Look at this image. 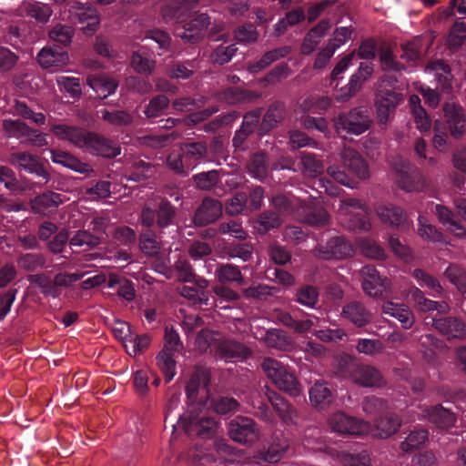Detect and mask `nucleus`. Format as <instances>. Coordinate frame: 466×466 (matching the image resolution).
<instances>
[{
	"label": "nucleus",
	"mask_w": 466,
	"mask_h": 466,
	"mask_svg": "<svg viewBox=\"0 0 466 466\" xmlns=\"http://www.w3.org/2000/svg\"><path fill=\"white\" fill-rule=\"evenodd\" d=\"M50 130L59 139L67 140L93 156L113 159L121 154L118 142L100 133L66 124L53 125Z\"/></svg>",
	"instance_id": "nucleus-1"
},
{
	"label": "nucleus",
	"mask_w": 466,
	"mask_h": 466,
	"mask_svg": "<svg viewBox=\"0 0 466 466\" xmlns=\"http://www.w3.org/2000/svg\"><path fill=\"white\" fill-rule=\"evenodd\" d=\"M177 208L166 197L154 195L147 198L139 213V222L147 228H155L163 233L176 224Z\"/></svg>",
	"instance_id": "nucleus-2"
},
{
	"label": "nucleus",
	"mask_w": 466,
	"mask_h": 466,
	"mask_svg": "<svg viewBox=\"0 0 466 466\" xmlns=\"http://www.w3.org/2000/svg\"><path fill=\"white\" fill-rule=\"evenodd\" d=\"M327 172L336 182L350 188L355 187V177L365 179L369 177L366 161L353 150L345 151L341 157V164L329 167Z\"/></svg>",
	"instance_id": "nucleus-3"
},
{
	"label": "nucleus",
	"mask_w": 466,
	"mask_h": 466,
	"mask_svg": "<svg viewBox=\"0 0 466 466\" xmlns=\"http://www.w3.org/2000/svg\"><path fill=\"white\" fill-rule=\"evenodd\" d=\"M165 345L156 357L157 364L165 376L167 382L173 380L176 374L175 353L183 349V343L177 331L173 327L165 329Z\"/></svg>",
	"instance_id": "nucleus-4"
},
{
	"label": "nucleus",
	"mask_w": 466,
	"mask_h": 466,
	"mask_svg": "<svg viewBox=\"0 0 466 466\" xmlns=\"http://www.w3.org/2000/svg\"><path fill=\"white\" fill-rule=\"evenodd\" d=\"M211 371L206 366L196 365L186 386V394L191 405L205 408L209 396Z\"/></svg>",
	"instance_id": "nucleus-5"
},
{
	"label": "nucleus",
	"mask_w": 466,
	"mask_h": 466,
	"mask_svg": "<svg viewBox=\"0 0 466 466\" xmlns=\"http://www.w3.org/2000/svg\"><path fill=\"white\" fill-rule=\"evenodd\" d=\"M372 123L370 111L365 106L354 107L349 112H340L334 118L336 131L350 135H360L367 131Z\"/></svg>",
	"instance_id": "nucleus-6"
},
{
	"label": "nucleus",
	"mask_w": 466,
	"mask_h": 466,
	"mask_svg": "<svg viewBox=\"0 0 466 466\" xmlns=\"http://www.w3.org/2000/svg\"><path fill=\"white\" fill-rule=\"evenodd\" d=\"M68 18L74 24H81V30L86 36L93 35L98 29L100 15L90 3L74 1L68 8Z\"/></svg>",
	"instance_id": "nucleus-7"
},
{
	"label": "nucleus",
	"mask_w": 466,
	"mask_h": 466,
	"mask_svg": "<svg viewBox=\"0 0 466 466\" xmlns=\"http://www.w3.org/2000/svg\"><path fill=\"white\" fill-rule=\"evenodd\" d=\"M399 187L407 192H420L427 187V181L421 171L404 159L394 166Z\"/></svg>",
	"instance_id": "nucleus-8"
},
{
	"label": "nucleus",
	"mask_w": 466,
	"mask_h": 466,
	"mask_svg": "<svg viewBox=\"0 0 466 466\" xmlns=\"http://www.w3.org/2000/svg\"><path fill=\"white\" fill-rule=\"evenodd\" d=\"M360 273L362 277V289L368 296L377 299L390 296V280L387 277H382L374 266H364Z\"/></svg>",
	"instance_id": "nucleus-9"
},
{
	"label": "nucleus",
	"mask_w": 466,
	"mask_h": 466,
	"mask_svg": "<svg viewBox=\"0 0 466 466\" xmlns=\"http://www.w3.org/2000/svg\"><path fill=\"white\" fill-rule=\"evenodd\" d=\"M228 433L234 441L243 445H252L259 438V429L256 421L244 416H237L230 420Z\"/></svg>",
	"instance_id": "nucleus-10"
},
{
	"label": "nucleus",
	"mask_w": 466,
	"mask_h": 466,
	"mask_svg": "<svg viewBox=\"0 0 466 466\" xmlns=\"http://www.w3.org/2000/svg\"><path fill=\"white\" fill-rule=\"evenodd\" d=\"M9 162L11 165L25 171L28 174L36 176L46 184L51 179V175L41 161V159L29 152H15L10 155Z\"/></svg>",
	"instance_id": "nucleus-11"
},
{
	"label": "nucleus",
	"mask_w": 466,
	"mask_h": 466,
	"mask_svg": "<svg viewBox=\"0 0 466 466\" xmlns=\"http://www.w3.org/2000/svg\"><path fill=\"white\" fill-rule=\"evenodd\" d=\"M402 100V95L380 86L375 95V107L380 124H386Z\"/></svg>",
	"instance_id": "nucleus-12"
},
{
	"label": "nucleus",
	"mask_w": 466,
	"mask_h": 466,
	"mask_svg": "<svg viewBox=\"0 0 466 466\" xmlns=\"http://www.w3.org/2000/svg\"><path fill=\"white\" fill-rule=\"evenodd\" d=\"M222 213V203L218 199L206 197L195 209L191 221L197 228H206L215 223Z\"/></svg>",
	"instance_id": "nucleus-13"
},
{
	"label": "nucleus",
	"mask_w": 466,
	"mask_h": 466,
	"mask_svg": "<svg viewBox=\"0 0 466 466\" xmlns=\"http://www.w3.org/2000/svg\"><path fill=\"white\" fill-rule=\"evenodd\" d=\"M184 429L187 434H196L203 439L213 438L218 430V422L212 417L199 416L195 408L185 418Z\"/></svg>",
	"instance_id": "nucleus-14"
},
{
	"label": "nucleus",
	"mask_w": 466,
	"mask_h": 466,
	"mask_svg": "<svg viewBox=\"0 0 466 466\" xmlns=\"http://www.w3.org/2000/svg\"><path fill=\"white\" fill-rule=\"evenodd\" d=\"M341 317L355 328L363 329L373 321L371 309L362 301L351 300L341 309Z\"/></svg>",
	"instance_id": "nucleus-15"
},
{
	"label": "nucleus",
	"mask_w": 466,
	"mask_h": 466,
	"mask_svg": "<svg viewBox=\"0 0 466 466\" xmlns=\"http://www.w3.org/2000/svg\"><path fill=\"white\" fill-rule=\"evenodd\" d=\"M182 24L181 28H177V36L185 42L196 44L203 39L207 28L210 25V17L207 14L201 13Z\"/></svg>",
	"instance_id": "nucleus-16"
},
{
	"label": "nucleus",
	"mask_w": 466,
	"mask_h": 466,
	"mask_svg": "<svg viewBox=\"0 0 466 466\" xmlns=\"http://www.w3.org/2000/svg\"><path fill=\"white\" fill-rule=\"evenodd\" d=\"M316 256L322 259H340L350 257L353 248L342 236L329 238L325 244H319L315 249Z\"/></svg>",
	"instance_id": "nucleus-17"
},
{
	"label": "nucleus",
	"mask_w": 466,
	"mask_h": 466,
	"mask_svg": "<svg viewBox=\"0 0 466 466\" xmlns=\"http://www.w3.org/2000/svg\"><path fill=\"white\" fill-rule=\"evenodd\" d=\"M299 220L311 227L320 228L328 224L329 215L324 207L318 201L300 202L298 208Z\"/></svg>",
	"instance_id": "nucleus-18"
},
{
	"label": "nucleus",
	"mask_w": 466,
	"mask_h": 466,
	"mask_svg": "<svg viewBox=\"0 0 466 466\" xmlns=\"http://www.w3.org/2000/svg\"><path fill=\"white\" fill-rule=\"evenodd\" d=\"M373 70L371 62H361L358 70L351 75L348 84L340 87L339 98L341 101H347L356 96L363 84L371 76Z\"/></svg>",
	"instance_id": "nucleus-19"
},
{
	"label": "nucleus",
	"mask_w": 466,
	"mask_h": 466,
	"mask_svg": "<svg viewBox=\"0 0 466 466\" xmlns=\"http://www.w3.org/2000/svg\"><path fill=\"white\" fill-rule=\"evenodd\" d=\"M431 325L448 339L466 340V323L457 317L432 318Z\"/></svg>",
	"instance_id": "nucleus-20"
},
{
	"label": "nucleus",
	"mask_w": 466,
	"mask_h": 466,
	"mask_svg": "<svg viewBox=\"0 0 466 466\" xmlns=\"http://www.w3.org/2000/svg\"><path fill=\"white\" fill-rule=\"evenodd\" d=\"M376 213L381 222L398 229L406 230L410 226L406 212L399 206L390 203L381 204L376 208Z\"/></svg>",
	"instance_id": "nucleus-21"
},
{
	"label": "nucleus",
	"mask_w": 466,
	"mask_h": 466,
	"mask_svg": "<svg viewBox=\"0 0 466 466\" xmlns=\"http://www.w3.org/2000/svg\"><path fill=\"white\" fill-rule=\"evenodd\" d=\"M442 109L451 136L456 139L463 137L466 132V117L463 107L455 103H445Z\"/></svg>",
	"instance_id": "nucleus-22"
},
{
	"label": "nucleus",
	"mask_w": 466,
	"mask_h": 466,
	"mask_svg": "<svg viewBox=\"0 0 466 466\" xmlns=\"http://www.w3.org/2000/svg\"><path fill=\"white\" fill-rule=\"evenodd\" d=\"M329 427L333 431L347 435H359L364 431V423L345 412L339 411L329 419Z\"/></svg>",
	"instance_id": "nucleus-23"
},
{
	"label": "nucleus",
	"mask_w": 466,
	"mask_h": 466,
	"mask_svg": "<svg viewBox=\"0 0 466 466\" xmlns=\"http://www.w3.org/2000/svg\"><path fill=\"white\" fill-rule=\"evenodd\" d=\"M431 212L437 217L439 222L457 238L466 237V228L457 218V216L447 207L436 204L431 208Z\"/></svg>",
	"instance_id": "nucleus-24"
},
{
	"label": "nucleus",
	"mask_w": 466,
	"mask_h": 466,
	"mask_svg": "<svg viewBox=\"0 0 466 466\" xmlns=\"http://www.w3.org/2000/svg\"><path fill=\"white\" fill-rule=\"evenodd\" d=\"M180 150L187 169H193L200 162L208 160V149L204 141H188L181 144Z\"/></svg>",
	"instance_id": "nucleus-25"
},
{
	"label": "nucleus",
	"mask_w": 466,
	"mask_h": 466,
	"mask_svg": "<svg viewBox=\"0 0 466 466\" xmlns=\"http://www.w3.org/2000/svg\"><path fill=\"white\" fill-rule=\"evenodd\" d=\"M285 116V104L279 100L271 102L261 118V123L259 125V137L268 134L278 126L279 123L284 120Z\"/></svg>",
	"instance_id": "nucleus-26"
},
{
	"label": "nucleus",
	"mask_w": 466,
	"mask_h": 466,
	"mask_svg": "<svg viewBox=\"0 0 466 466\" xmlns=\"http://www.w3.org/2000/svg\"><path fill=\"white\" fill-rule=\"evenodd\" d=\"M267 398L283 423H295L297 410L285 398L274 390H268Z\"/></svg>",
	"instance_id": "nucleus-27"
},
{
	"label": "nucleus",
	"mask_w": 466,
	"mask_h": 466,
	"mask_svg": "<svg viewBox=\"0 0 466 466\" xmlns=\"http://www.w3.org/2000/svg\"><path fill=\"white\" fill-rule=\"evenodd\" d=\"M37 62L44 68L59 67L66 65L69 56L62 46H47L40 50L36 56Z\"/></svg>",
	"instance_id": "nucleus-28"
},
{
	"label": "nucleus",
	"mask_w": 466,
	"mask_h": 466,
	"mask_svg": "<svg viewBox=\"0 0 466 466\" xmlns=\"http://www.w3.org/2000/svg\"><path fill=\"white\" fill-rule=\"evenodd\" d=\"M21 15L34 18L36 22L46 24L49 21L53 10L48 5L34 1L25 0L18 7Z\"/></svg>",
	"instance_id": "nucleus-29"
},
{
	"label": "nucleus",
	"mask_w": 466,
	"mask_h": 466,
	"mask_svg": "<svg viewBox=\"0 0 466 466\" xmlns=\"http://www.w3.org/2000/svg\"><path fill=\"white\" fill-rule=\"evenodd\" d=\"M86 83L100 99L114 94L118 87V81L106 74L88 76Z\"/></svg>",
	"instance_id": "nucleus-30"
},
{
	"label": "nucleus",
	"mask_w": 466,
	"mask_h": 466,
	"mask_svg": "<svg viewBox=\"0 0 466 466\" xmlns=\"http://www.w3.org/2000/svg\"><path fill=\"white\" fill-rule=\"evenodd\" d=\"M382 313L398 319L405 329H410L415 322L413 312L403 303L386 301L382 306Z\"/></svg>",
	"instance_id": "nucleus-31"
},
{
	"label": "nucleus",
	"mask_w": 466,
	"mask_h": 466,
	"mask_svg": "<svg viewBox=\"0 0 466 466\" xmlns=\"http://www.w3.org/2000/svg\"><path fill=\"white\" fill-rule=\"evenodd\" d=\"M273 438L276 441H273L268 449L260 451L257 456L258 463L262 466L278 462L289 447V443L286 439H279L277 434H275Z\"/></svg>",
	"instance_id": "nucleus-32"
},
{
	"label": "nucleus",
	"mask_w": 466,
	"mask_h": 466,
	"mask_svg": "<svg viewBox=\"0 0 466 466\" xmlns=\"http://www.w3.org/2000/svg\"><path fill=\"white\" fill-rule=\"evenodd\" d=\"M273 438L276 441H273L268 449L260 451L257 456L258 463L262 466L278 462L289 447V443L286 439H279L277 434H275Z\"/></svg>",
	"instance_id": "nucleus-33"
},
{
	"label": "nucleus",
	"mask_w": 466,
	"mask_h": 466,
	"mask_svg": "<svg viewBox=\"0 0 466 466\" xmlns=\"http://www.w3.org/2000/svg\"><path fill=\"white\" fill-rule=\"evenodd\" d=\"M423 413L430 422L440 429H449L456 421L455 414L441 405L429 407L423 410Z\"/></svg>",
	"instance_id": "nucleus-34"
},
{
	"label": "nucleus",
	"mask_w": 466,
	"mask_h": 466,
	"mask_svg": "<svg viewBox=\"0 0 466 466\" xmlns=\"http://www.w3.org/2000/svg\"><path fill=\"white\" fill-rule=\"evenodd\" d=\"M353 382L363 387H381L385 380L380 371L370 365L360 364Z\"/></svg>",
	"instance_id": "nucleus-35"
},
{
	"label": "nucleus",
	"mask_w": 466,
	"mask_h": 466,
	"mask_svg": "<svg viewBox=\"0 0 466 466\" xmlns=\"http://www.w3.org/2000/svg\"><path fill=\"white\" fill-rule=\"evenodd\" d=\"M263 341L271 349L281 351H289L293 348V339L288 333L280 329H269L265 331Z\"/></svg>",
	"instance_id": "nucleus-36"
},
{
	"label": "nucleus",
	"mask_w": 466,
	"mask_h": 466,
	"mask_svg": "<svg viewBox=\"0 0 466 466\" xmlns=\"http://www.w3.org/2000/svg\"><path fill=\"white\" fill-rule=\"evenodd\" d=\"M333 394L328 384L317 381L309 390V400L318 410H325L333 401Z\"/></svg>",
	"instance_id": "nucleus-37"
},
{
	"label": "nucleus",
	"mask_w": 466,
	"mask_h": 466,
	"mask_svg": "<svg viewBox=\"0 0 466 466\" xmlns=\"http://www.w3.org/2000/svg\"><path fill=\"white\" fill-rule=\"evenodd\" d=\"M190 11L182 0H172L162 8V15L167 23L182 24L188 18Z\"/></svg>",
	"instance_id": "nucleus-38"
},
{
	"label": "nucleus",
	"mask_w": 466,
	"mask_h": 466,
	"mask_svg": "<svg viewBox=\"0 0 466 466\" xmlns=\"http://www.w3.org/2000/svg\"><path fill=\"white\" fill-rule=\"evenodd\" d=\"M247 168L252 177L264 181L268 176V157L267 153L258 151L251 155Z\"/></svg>",
	"instance_id": "nucleus-39"
},
{
	"label": "nucleus",
	"mask_w": 466,
	"mask_h": 466,
	"mask_svg": "<svg viewBox=\"0 0 466 466\" xmlns=\"http://www.w3.org/2000/svg\"><path fill=\"white\" fill-rule=\"evenodd\" d=\"M290 51L291 48L289 46H281L269 50L259 60L249 64L248 70L251 74H258L278 59L287 56Z\"/></svg>",
	"instance_id": "nucleus-40"
},
{
	"label": "nucleus",
	"mask_w": 466,
	"mask_h": 466,
	"mask_svg": "<svg viewBox=\"0 0 466 466\" xmlns=\"http://www.w3.org/2000/svg\"><path fill=\"white\" fill-rule=\"evenodd\" d=\"M64 202L63 195L46 191L37 195L31 200V206L35 213H43L49 208H56Z\"/></svg>",
	"instance_id": "nucleus-41"
},
{
	"label": "nucleus",
	"mask_w": 466,
	"mask_h": 466,
	"mask_svg": "<svg viewBox=\"0 0 466 466\" xmlns=\"http://www.w3.org/2000/svg\"><path fill=\"white\" fill-rule=\"evenodd\" d=\"M380 438H389L395 434L401 425L400 418L395 413H384L374 420Z\"/></svg>",
	"instance_id": "nucleus-42"
},
{
	"label": "nucleus",
	"mask_w": 466,
	"mask_h": 466,
	"mask_svg": "<svg viewBox=\"0 0 466 466\" xmlns=\"http://www.w3.org/2000/svg\"><path fill=\"white\" fill-rule=\"evenodd\" d=\"M254 228L258 234H266L272 229L279 228L282 224V219L274 210H265L255 218Z\"/></svg>",
	"instance_id": "nucleus-43"
},
{
	"label": "nucleus",
	"mask_w": 466,
	"mask_h": 466,
	"mask_svg": "<svg viewBox=\"0 0 466 466\" xmlns=\"http://www.w3.org/2000/svg\"><path fill=\"white\" fill-rule=\"evenodd\" d=\"M50 153L51 159L56 164L62 165L80 174H85L88 170L87 164L81 162L70 153L57 149H52Z\"/></svg>",
	"instance_id": "nucleus-44"
},
{
	"label": "nucleus",
	"mask_w": 466,
	"mask_h": 466,
	"mask_svg": "<svg viewBox=\"0 0 466 466\" xmlns=\"http://www.w3.org/2000/svg\"><path fill=\"white\" fill-rule=\"evenodd\" d=\"M215 98L218 102H224L228 105L234 106L250 100L252 96L251 92L248 90L230 86L218 91L215 94Z\"/></svg>",
	"instance_id": "nucleus-45"
},
{
	"label": "nucleus",
	"mask_w": 466,
	"mask_h": 466,
	"mask_svg": "<svg viewBox=\"0 0 466 466\" xmlns=\"http://www.w3.org/2000/svg\"><path fill=\"white\" fill-rule=\"evenodd\" d=\"M162 233H159L153 228H147L145 232L140 233L138 237V245L140 250L147 257H155L159 254L160 245L157 238H161Z\"/></svg>",
	"instance_id": "nucleus-46"
},
{
	"label": "nucleus",
	"mask_w": 466,
	"mask_h": 466,
	"mask_svg": "<svg viewBox=\"0 0 466 466\" xmlns=\"http://www.w3.org/2000/svg\"><path fill=\"white\" fill-rule=\"evenodd\" d=\"M358 361L355 358L351 357L349 354H341L336 357L335 359V374L338 377L343 379H349L353 381L355 378V374L358 370L359 367Z\"/></svg>",
	"instance_id": "nucleus-47"
},
{
	"label": "nucleus",
	"mask_w": 466,
	"mask_h": 466,
	"mask_svg": "<svg viewBox=\"0 0 466 466\" xmlns=\"http://www.w3.org/2000/svg\"><path fill=\"white\" fill-rule=\"evenodd\" d=\"M27 280L31 285L38 287L45 297L57 299L62 294V290L56 287L53 279L44 273L30 274Z\"/></svg>",
	"instance_id": "nucleus-48"
},
{
	"label": "nucleus",
	"mask_w": 466,
	"mask_h": 466,
	"mask_svg": "<svg viewBox=\"0 0 466 466\" xmlns=\"http://www.w3.org/2000/svg\"><path fill=\"white\" fill-rule=\"evenodd\" d=\"M215 274L221 284L233 282L237 283L238 286L245 284V280L239 268L233 264H220L217 268Z\"/></svg>",
	"instance_id": "nucleus-49"
},
{
	"label": "nucleus",
	"mask_w": 466,
	"mask_h": 466,
	"mask_svg": "<svg viewBox=\"0 0 466 466\" xmlns=\"http://www.w3.org/2000/svg\"><path fill=\"white\" fill-rule=\"evenodd\" d=\"M219 351L226 359L244 360L251 355L246 345L235 340L223 341L219 346Z\"/></svg>",
	"instance_id": "nucleus-50"
},
{
	"label": "nucleus",
	"mask_w": 466,
	"mask_h": 466,
	"mask_svg": "<svg viewBox=\"0 0 466 466\" xmlns=\"http://www.w3.org/2000/svg\"><path fill=\"white\" fill-rule=\"evenodd\" d=\"M18 267L27 272L46 268V258L42 253H24L17 258Z\"/></svg>",
	"instance_id": "nucleus-51"
},
{
	"label": "nucleus",
	"mask_w": 466,
	"mask_h": 466,
	"mask_svg": "<svg viewBox=\"0 0 466 466\" xmlns=\"http://www.w3.org/2000/svg\"><path fill=\"white\" fill-rule=\"evenodd\" d=\"M98 116L114 127H125L133 122L132 116L126 110H109L102 108L97 111Z\"/></svg>",
	"instance_id": "nucleus-52"
},
{
	"label": "nucleus",
	"mask_w": 466,
	"mask_h": 466,
	"mask_svg": "<svg viewBox=\"0 0 466 466\" xmlns=\"http://www.w3.org/2000/svg\"><path fill=\"white\" fill-rule=\"evenodd\" d=\"M388 409V401L377 396H367L362 400L363 411L374 420L386 413Z\"/></svg>",
	"instance_id": "nucleus-53"
},
{
	"label": "nucleus",
	"mask_w": 466,
	"mask_h": 466,
	"mask_svg": "<svg viewBox=\"0 0 466 466\" xmlns=\"http://www.w3.org/2000/svg\"><path fill=\"white\" fill-rule=\"evenodd\" d=\"M428 431L422 428L415 429L400 442V448L404 452H411L422 446L428 440Z\"/></svg>",
	"instance_id": "nucleus-54"
},
{
	"label": "nucleus",
	"mask_w": 466,
	"mask_h": 466,
	"mask_svg": "<svg viewBox=\"0 0 466 466\" xmlns=\"http://www.w3.org/2000/svg\"><path fill=\"white\" fill-rule=\"evenodd\" d=\"M260 367L275 385L282 379V374L289 370L281 362L272 358H265L260 363Z\"/></svg>",
	"instance_id": "nucleus-55"
},
{
	"label": "nucleus",
	"mask_w": 466,
	"mask_h": 466,
	"mask_svg": "<svg viewBox=\"0 0 466 466\" xmlns=\"http://www.w3.org/2000/svg\"><path fill=\"white\" fill-rule=\"evenodd\" d=\"M319 290L311 285L299 288L295 294V301L308 308H315L319 302Z\"/></svg>",
	"instance_id": "nucleus-56"
},
{
	"label": "nucleus",
	"mask_w": 466,
	"mask_h": 466,
	"mask_svg": "<svg viewBox=\"0 0 466 466\" xmlns=\"http://www.w3.org/2000/svg\"><path fill=\"white\" fill-rule=\"evenodd\" d=\"M300 202L301 201L297 198H289L285 195H277L271 200V204L275 208L274 211L279 214V217L281 215L292 214L297 208H299Z\"/></svg>",
	"instance_id": "nucleus-57"
},
{
	"label": "nucleus",
	"mask_w": 466,
	"mask_h": 466,
	"mask_svg": "<svg viewBox=\"0 0 466 466\" xmlns=\"http://www.w3.org/2000/svg\"><path fill=\"white\" fill-rule=\"evenodd\" d=\"M3 128L9 137L16 138L30 137L32 132H34L33 128L19 119H5L3 121Z\"/></svg>",
	"instance_id": "nucleus-58"
},
{
	"label": "nucleus",
	"mask_w": 466,
	"mask_h": 466,
	"mask_svg": "<svg viewBox=\"0 0 466 466\" xmlns=\"http://www.w3.org/2000/svg\"><path fill=\"white\" fill-rule=\"evenodd\" d=\"M156 167L149 162L136 160L129 173L131 180L141 182L154 176Z\"/></svg>",
	"instance_id": "nucleus-59"
},
{
	"label": "nucleus",
	"mask_w": 466,
	"mask_h": 466,
	"mask_svg": "<svg viewBox=\"0 0 466 466\" xmlns=\"http://www.w3.org/2000/svg\"><path fill=\"white\" fill-rule=\"evenodd\" d=\"M145 40H149L157 44L159 50L158 55L169 50L171 46V37L169 34L158 28L149 29L145 33Z\"/></svg>",
	"instance_id": "nucleus-60"
},
{
	"label": "nucleus",
	"mask_w": 466,
	"mask_h": 466,
	"mask_svg": "<svg viewBox=\"0 0 466 466\" xmlns=\"http://www.w3.org/2000/svg\"><path fill=\"white\" fill-rule=\"evenodd\" d=\"M276 386L282 391L291 397H298L302 391V388L293 372L288 370L282 374V379L277 382Z\"/></svg>",
	"instance_id": "nucleus-61"
},
{
	"label": "nucleus",
	"mask_w": 466,
	"mask_h": 466,
	"mask_svg": "<svg viewBox=\"0 0 466 466\" xmlns=\"http://www.w3.org/2000/svg\"><path fill=\"white\" fill-rule=\"evenodd\" d=\"M131 66L139 74L149 75L155 68V61L141 50L133 53Z\"/></svg>",
	"instance_id": "nucleus-62"
},
{
	"label": "nucleus",
	"mask_w": 466,
	"mask_h": 466,
	"mask_svg": "<svg viewBox=\"0 0 466 466\" xmlns=\"http://www.w3.org/2000/svg\"><path fill=\"white\" fill-rule=\"evenodd\" d=\"M466 41V24L462 21H456L451 28L448 46L450 49L458 50Z\"/></svg>",
	"instance_id": "nucleus-63"
},
{
	"label": "nucleus",
	"mask_w": 466,
	"mask_h": 466,
	"mask_svg": "<svg viewBox=\"0 0 466 466\" xmlns=\"http://www.w3.org/2000/svg\"><path fill=\"white\" fill-rule=\"evenodd\" d=\"M444 275L462 294H466V271L462 268L451 264L446 268Z\"/></svg>",
	"instance_id": "nucleus-64"
}]
</instances>
